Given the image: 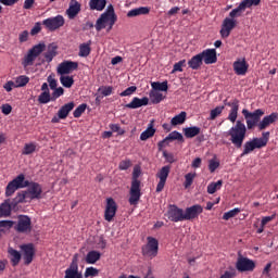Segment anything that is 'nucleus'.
Instances as JSON below:
<instances>
[{"label":"nucleus","mask_w":278,"mask_h":278,"mask_svg":"<svg viewBox=\"0 0 278 278\" xmlns=\"http://www.w3.org/2000/svg\"><path fill=\"white\" fill-rule=\"evenodd\" d=\"M165 139L168 142H172V141L185 142L184 135H181L177 130L172 131L169 135H167V137H165Z\"/></svg>","instance_id":"obj_39"},{"label":"nucleus","mask_w":278,"mask_h":278,"mask_svg":"<svg viewBox=\"0 0 278 278\" xmlns=\"http://www.w3.org/2000/svg\"><path fill=\"white\" fill-rule=\"evenodd\" d=\"M172 166L165 165L162 167L161 170L156 173V178L159 179V182L156 185V192H162L164 190L166 180L168 179V175L170 174Z\"/></svg>","instance_id":"obj_12"},{"label":"nucleus","mask_w":278,"mask_h":278,"mask_svg":"<svg viewBox=\"0 0 278 278\" xmlns=\"http://www.w3.org/2000/svg\"><path fill=\"white\" fill-rule=\"evenodd\" d=\"M15 225L13 220H2L0 222V236L5 232V230H10Z\"/></svg>","instance_id":"obj_47"},{"label":"nucleus","mask_w":278,"mask_h":278,"mask_svg":"<svg viewBox=\"0 0 278 278\" xmlns=\"http://www.w3.org/2000/svg\"><path fill=\"white\" fill-rule=\"evenodd\" d=\"M58 47L54 43L48 46V50L45 53L46 62L51 63L53 59L58 55Z\"/></svg>","instance_id":"obj_31"},{"label":"nucleus","mask_w":278,"mask_h":278,"mask_svg":"<svg viewBox=\"0 0 278 278\" xmlns=\"http://www.w3.org/2000/svg\"><path fill=\"white\" fill-rule=\"evenodd\" d=\"M269 138H270V132L265 131V132H262V137L252 138L250 141L253 143L255 149H263L269 142Z\"/></svg>","instance_id":"obj_22"},{"label":"nucleus","mask_w":278,"mask_h":278,"mask_svg":"<svg viewBox=\"0 0 278 278\" xmlns=\"http://www.w3.org/2000/svg\"><path fill=\"white\" fill-rule=\"evenodd\" d=\"M242 114L247 122L248 130L254 129L256 126L258 127V122L265 115V112L262 109H257L254 112H249L248 110H243Z\"/></svg>","instance_id":"obj_5"},{"label":"nucleus","mask_w":278,"mask_h":278,"mask_svg":"<svg viewBox=\"0 0 278 278\" xmlns=\"http://www.w3.org/2000/svg\"><path fill=\"white\" fill-rule=\"evenodd\" d=\"M277 214H273L271 216H264L261 222L262 227H266V225L269 224L271 220H275Z\"/></svg>","instance_id":"obj_63"},{"label":"nucleus","mask_w":278,"mask_h":278,"mask_svg":"<svg viewBox=\"0 0 278 278\" xmlns=\"http://www.w3.org/2000/svg\"><path fill=\"white\" fill-rule=\"evenodd\" d=\"M152 88L157 91L166 92L168 91V81L163 83H152Z\"/></svg>","instance_id":"obj_49"},{"label":"nucleus","mask_w":278,"mask_h":278,"mask_svg":"<svg viewBox=\"0 0 278 278\" xmlns=\"http://www.w3.org/2000/svg\"><path fill=\"white\" fill-rule=\"evenodd\" d=\"M260 2H262V0H243L236 9H233L229 13V16L231 17V20L236 17H241L242 13L247 10V8L257 7Z\"/></svg>","instance_id":"obj_9"},{"label":"nucleus","mask_w":278,"mask_h":278,"mask_svg":"<svg viewBox=\"0 0 278 278\" xmlns=\"http://www.w3.org/2000/svg\"><path fill=\"white\" fill-rule=\"evenodd\" d=\"M203 213V207L200 204L185 208L184 220H192Z\"/></svg>","instance_id":"obj_19"},{"label":"nucleus","mask_w":278,"mask_h":278,"mask_svg":"<svg viewBox=\"0 0 278 278\" xmlns=\"http://www.w3.org/2000/svg\"><path fill=\"white\" fill-rule=\"evenodd\" d=\"M64 278H83V274L79 273V268L72 266L65 269Z\"/></svg>","instance_id":"obj_36"},{"label":"nucleus","mask_w":278,"mask_h":278,"mask_svg":"<svg viewBox=\"0 0 278 278\" xmlns=\"http://www.w3.org/2000/svg\"><path fill=\"white\" fill-rule=\"evenodd\" d=\"M118 210V205L113 198H106V204L104 208V220L111 223L116 216Z\"/></svg>","instance_id":"obj_11"},{"label":"nucleus","mask_w":278,"mask_h":278,"mask_svg":"<svg viewBox=\"0 0 278 278\" xmlns=\"http://www.w3.org/2000/svg\"><path fill=\"white\" fill-rule=\"evenodd\" d=\"M219 168V161L211 160L208 161V170L210 173H215Z\"/></svg>","instance_id":"obj_61"},{"label":"nucleus","mask_w":278,"mask_h":278,"mask_svg":"<svg viewBox=\"0 0 278 278\" xmlns=\"http://www.w3.org/2000/svg\"><path fill=\"white\" fill-rule=\"evenodd\" d=\"M53 102V98L51 96V92H41V94L38 96V103L39 104H49V102Z\"/></svg>","instance_id":"obj_44"},{"label":"nucleus","mask_w":278,"mask_h":278,"mask_svg":"<svg viewBox=\"0 0 278 278\" xmlns=\"http://www.w3.org/2000/svg\"><path fill=\"white\" fill-rule=\"evenodd\" d=\"M187 119V112L181 111L179 114H177L175 117L170 119V125L172 126H178V125H184Z\"/></svg>","instance_id":"obj_34"},{"label":"nucleus","mask_w":278,"mask_h":278,"mask_svg":"<svg viewBox=\"0 0 278 278\" xmlns=\"http://www.w3.org/2000/svg\"><path fill=\"white\" fill-rule=\"evenodd\" d=\"M137 91V87L136 86H131L126 88L122 93H119V97H129L132 93H135Z\"/></svg>","instance_id":"obj_60"},{"label":"nucleus","mask_w":278,"mask_h":278,"mask_svg":"<svg viewBox=\"0 0 278 278\" xmlns=\"http://www.w3.org/2000/svg\"><path fill=\"white\" fill-rule=\"evenodd\" d=\"M65 93V90L63 87H56L55 89H52V102L56 101L61 96Z\"/></svg>","instance_id":"obj_53"},{"label":"nucleus","mask_w":278,"mask_h":278,"mask_svg":"<svg viewBox=\"0 0 278 278\" xmlns=\"http://www.w3.org/2000/svg\"><path fill=\"white\" fill-rule=\"evenodd\" d=\"M101 254L98 251H89L86 256V263L88 264H96L98 261H100Z\"/></svg>","instance_id":"obj_37"},{"label":"nucleus","mask_w":278,"mask_h":278,"mask_svg":"<svg viewBox=\"0 0 278 278\" xmlns=\"http://www.w3.org/2000/svg\"><path fill=\"white\" fill-rule=\"evenodd\" d=\"M31 200H29L28 195L26 194V191H21L17 193L16 198H13L11 200L12 206H17L18 203H28Z\"/></svg>","instance_id":"obj_33"},{"label":"nucleus","mask_w":278,"mask_h":278,"mask_svg":"<svg viewBox=\"0 0 278 278\" xmlns=\"http://www.w3.org/2000/svg\"><path fill=\"white\" fill-rule=\"evenodd\" d=\"M255 263L251 258H238L236 268L240 273L253 271L255 269Z\"/></svg>","instance_id":"obj_16"},{"label":"nucleus","mask_w":278,"mask_h":278,"mask_svg":"<svg viewBox=\"0 0 278 278\" xmlns=\"http://www.w3.org/2000/svg\"><path fill=\"white\" fill-rule=\"evenodd\" d=\"M42 24L50 31H55L65 25V18L61 14L46 18Z\"/></svg>","instance_id":"obj_10"},{"label":"nucleus","mask_w":278,"mask_h":278,"mask_svg":"<svg viewBox=\"0 0 278 278\" xmlns=\"http://www.w3.org/2000/svg\"><path fill=\"white\" fill-rule=\"evenodd\" d=\"M8 253L10 255L12 266H17L21 262V253L17 250L13 249L12 247L8 249Z\"/></svg>","instance_id":"obj_30"},{"label":"nucleus","mask_w":278,"mask_h":278,"mask_svg":"<svg viewBox=\"0 0 278 278\" xmlns=\"http://www.w3.org/2000/svg\"><path fill=\"white\" fill-rule=\"evenodd\" d=\"M167 217L173 223L185 222L184 208H178L176 205H169Z\"/></svg>","instance_id":"obj_14"},{"label":"nucleus","mask_w":278,"mask_h":278,"mask_svg":"<svg viewBox=\"0 0 278 278\" xmlns=\"http://www.w3.org/2000/svg\"><path fill=\"white\" fill-rule=\"evenodd\" d=\"M117 22V15L114 12V8L112 4L106 7V10L104 13L101 14V16L98 18L96 24L97 31H101L106 28V24L110 23L111 27L114 26Z\"/></svg>","instance_id":"obj_4"},{"label":"nucleus","mask_w":278,"mask_h":278,"mask_svg":"<svg viewBox=\"0 0 278 278\" xmlns=\"http://www.w3.org/2000/svg\"><path fill=\"white\" fill-rule=\"evenodd\" d=\"M110 128L113 132H118L119 136H123L125 131L121 128L119 124H110Z\"/></svg>","instance_id":"obj_64"},{"label":"nucleus","mask_w":278,"mask_h":278,"mask_svg":"<svg viewBox=\"0 0 278 278\" xmlns=\"http://www.w3.org/2000/svg\"><path fill=\"white\" fill-rule=\"evenodd\" d=\"M90 10L103 11L106 8V0H90Z\"/></svg>","instance_id":"obj_35"},{"label":"nucleus","mask_w":278,"mask_h":278,"mask_svg":"<svg viewBox=\"0 0 278 278\" xmlns=\"http://www.w3.org/2000/svg\"><path fill=\"white\" fill-rule=\"evenodd\" d=\"M147 240L148 243L141 247L142 256L150 260L155 258L159 254V240L151 236H149Z\"/></svg>","instance_id":"obj_6"},{"label":"nucleus","mask_w":278,"mask_h":278,"mask_svg":"<svg viewBox=\"0 0 278 278\" xmlns=\"http://www.w3.org/2000/svg\"><path fill=\"white\" fill-rule=\"evenodd\" d=\"M142 174V169L139 165H136L135 168H132L131 174V184H130V190H129V199L128 203L130 205H137L140 201V198L142 197V192L140 189L141 181L139 180V176Z\"/></svg>","instance_id":"obj_2"},{"label":"nucleus","mask_w":278,"mask_h":278,"mask_svg":"<svg viewBox=\"0 0 278 278\" xmlns=\"http://www.w3.org/2000/svg\"><path fill=\"white\" fill-rule=\"evenodd\" d=\"M150 99H151L152 104L157 105L164 100V97L159 91H151Z\"/></svg>","instance_id":"obj_45"},{"label":"nucleus","mask_w":278,"mask_h":278,"mask_svg":"<svg viewBox=\"0 0 278 278\" xmlns=\"http://www.w3.org/2000/svg\"><path fill=\"white\" fill-rule=\"evenodd\" d=\"M23 253V260L25 265L31 264L34 256L36 255V248L33 243L24 244L20 247Z\"/></svg>","instance_id":"obj_13"},{"label":"nucleus","mask_w":278,"mask_h":278,"mask_svg":"<svg viewBox=\"0 0 278 278\" xmlns=\"http://www.w3.org/2000/svg\"><path fill=\"white\" fill-rule=\"evenodd\" d=\"M256 148L254 147V144L251 142V140L247 141L243 146V152L241 154V157H243L244 155H250L253 151H255Z\"/></svg>","instance_id":"obj_48"},{"label":"nucleus","mask_w":278,"mask_h":278,"mask_svg":"<svg viewBox=\"0 0 278 278\" xmlns=\"http://www.w3.org/2000/svg\"><path fill=\"white\" fill-rule=\"evenodd\" d=\"M194 178H197V173H187L185 175L184 188L189 189L192 186Z\"/></svg>","instance_id":"obj_46"},{"label":"nucleus","mask_w":278,"mask_h":278,"mask_svg":"<svg viewBox=\"0 0 278 278\" xmlns=\"http://www.w3.org/2000/svg\"><path fill=\"white\" fill-rule=\"evenodd\" d=\"M24 192L28 195L29 201L40 200L42 194V186L38 182H30L25 180V174L17 175L5 187V197H12L17 190L24 189Z\"/></svg>","instance_id":"obj_1"},{"label":"nucleus","mask_w":278,"mask_h":278,"mask_svg":"<svg viewBox=\"0 0 278 278\" xmlns=\"http://www.w3.org/2000/svg\"><path fill=\"white\" fill-rule=\"evenodd\" d=\"M98 92L102 94V97H109L113 94V87L111 86H102L99 87Z\"/></svg>","instance_id":"obj_55"},{"label":"nucleus","mask_w":278,"mask_h":278,"mask_svg":"<svg viewBox=\"0 0 278 278\" xmlns=\"http://www.w3.org/2000/svg\"><path fill=\"white\" fill-rule=\"evenodd\" d=\"M87 108L86 103L79 104L76 110L73 112L74 118H80L81 115L85 113Z\"/></svg>","instance_id":"obj_56"},{"label":"nucleus","mask_w":278,"mask_h":278,"mask_svg":"<svg viewBox=\"0 0 278 278\" xmlns=\"http://www.w3.org/2000/svg\"><path fill=\"white\" fill-rule=\"evenodd\" d=\"M224 105H228L231 108L228 119L231 123H236L238 118L239 108H240V100L233 99L229 102L227 100H224Z\"/></svg>","instance_id":"obj_17"},{"label":"nucleus","mask_w":278,"mask_h":278,"mask_svg":"<svg viewBox=\"0 0 278 278\" xmlns=\"http://www.w3.org/2000/svg\"><path fill=\"white\" fill-rule=\"evenodd\" d=\"M81 11V4L77 0H71L70 8L66 9L65 14L67 15V18L73 21L75 17L78 16V14Z\"/></svg>","instance_id":"obj_21"},{"label":"nucleus","mask_w":278,"mask_h":278,"mask_svg":"<svg viewBox=\"0 0 278 278\" xmlns=\"http://www.w3.org/2000/svg\"><path fill=\"white\" fill-rule=\"evenodd\" d=\"M184 136L187 139H192L200 135L201 128L199 126L186 127L182 129Z\"/></svg>","instance_id":"obj_29"},{"label":"nucleus","mask_w":278,"mask_h":278,"mask_svg":"<svg viewBox=\"0 0 278 278\" xmlns=\"http://www.w3.org/2000/svg\"><path fill=\"white\" fill-rule=\"evenodd\" d=\"M47 81L49 84V88L51 90H54L55 88H58V80L55 79V75L54 74H50L47 78Z\"/></svg>","instance_id":"obj_57"},{"label":"nucleus","mask_w":278,"mask_h":278,"mask_svg":"<svg viewBox=\"0 0 278 278\" xmlns=\"http://www.w3.org/2000/svg\"><path fill=\"white\" fill-rule=\"evenodd\" d=\"M60 81L64 88H72V86L74 85V78L70 75H61Z\"/></svg>","instance_id":"obj_43"},{"label":"nucleus","mask_w":278,"mask_h":278,"mask_svg":"<svg viewBox=\"0 0 278 278\" xmlns=\"http://www.w3.org/2000/svg\"><path fill=\"white\" fill-rule=\"evenodd\" d=\"M186 66H187L186 60L179 61L178 63H174L170 74H175L177 72H184V67Z\"/></svg>","instance_id":"obj_52"},{"label":"nucleus","mask_w":278,"mask_h":278,"mask_svg":"<svg viewBox=\"0 0 278 278\" xmlns=\"http://www.w3.org/2000/svg\"><path fill=\"white\" fill-rule=\"evenodd\" d=\"M132 166V163L130 160L121 161L118 163V169L121 170H127Z\"/></svg>","instance_id":"obj_58"},{"label":"nucleus","mask_w":278,"mask_h":278,"mask_svg":"<svg viewBox=\"0 0 278 278\" xmlns=\"http://www.w3.org/2000/svg\"><path fill=\"white\" fill-rule=\"evenodd\" d=\"M150 13V8L149 7H140L137 9H132L127 13V17H137L140 15H148Z\"/></svg>","instance_id":"obj_28"},{"label":"nucleus","mask_w":278,"mask_h":278,"mask_svg":"<svg viewBox=\"0 0 278 278\" xmlns=\"http://www.w3.org/2000/svg\"><path fill=\"white\" fill-rule=\"evenodd\" d=\"M75 104L74 102H68L65 103L59 111H58V116L61 119H66L70 115V113L72 112V110L74 109Z\"/></svg>","instance_id":"obj_26"},{"label":"nucleus","mask_w":278,"mask_h":278,"mask_svg":"<svg viewBox=\"0 0 278 278\" xmlns=\"http://www.w3.org/2000/svg\"><path fill=\"white\" fill-rule=\"evenodd\" d=\"M155 134H156V129L153 128L152 124H150L149 128L146 129L143 132H141L140 140L141 141H147L150 138H152L153 136H155Z\"/></svg>","instance_id":"obj_38"},{"label":"nucleus","mask_w":278,"mask_h":278,"mask_svg":"<svg viewBox=\"0 0 278 278\" xmlns=\"http://www.w3.org/2000/svg\"><path fill=\"white\" fill-rule=\"evenodd\" d=\"M240 213H241V208H232L224 213L223 219L229 220L230 218L238 216Z\"/></svg>","instance_id":"obj_50"},{"label":"nucleus","mask_w":278,"mask_h":278,"mask_svg":"<svg viewBox=\"0 0 278 278\" xmlns=\"http://www.w3.org/2000/svg\"><path fill=\"white\" fill-rule=\"evenodd\" d=\"M28 39H29L28 30H23L22 33H20L18 35L20 43H25L28 41Z\"/></svg>","instance_id":"obj_62"},{"label":"nucleus","mask_w":278,"mask_h":278,"mask_svg":"<svg viewBox=\"0 0 278 278\" xmlns=\"http://www.w3.org/2000/svg\"><path fill=\"white\" fill-rule=\"evenodd\" d=\"M91 54V47L88 43H83L79 45V52H78V56L79 58H87Z\"/></svg>","instance_id":"obj_42"},{"label":"nucleus","mask_w":278,"mask_h":278,"mask_svg":"<svg viewBox=\"0 0 278 278\" xmlns=\"http://www.w3.org/2000/svg\"><path fill=\"white\" fill-rule=\"evenodd\" d=\"M37 151V144L34 142L25 143L22 150V155H31Z\"/></svg>","instance_id":"obj_41"},{"label":"nucleus","mask_w":278,"mask_h":278,"mask_svg":"<svg viewBox=\"0 0 278 278\" xmlns=\"http://www.w3.org/2000/svg\"><path fill=\"white\" fill-rule=\"evenodd\" d=\"M79 64L77 62L64 61L59 64L58 74L59 75H68L73 71H78Z\"/></svg>","instance_id":"obj_18"},{"label":"nucleus","mask_w":278,"mask_h":278,"mask_svg":"<svg viewBox=\"0 0 278 278\" xmlns=\"http://www.w3.org/2000/svg\"><path fill=\"white\" fill-rule=\"evenodd\" d=\"M199 54L206 65L215 64L217 62L215 49L203 50V52H200Z\"/></svg>","instance_id":"obj_23"},{"label":"nucleus","mask_w":278,"mask_h":278,"mask_svg":"<svg viewBox=\"0 0 278 278\" xmlns=\"http://www.w3.org/2000/svg\"><path fill=\"white\" fill-rule=\"evenodd\" d=\"M237 26V21L233 18L226 17L223 21L222 28H220V36L222 38L226 39L230 36V33Z\"/></svg>","instance_id":"obj_15"},{"label":"nucleus","mask_w":278,"mask_h":278,"mask_svg":"<svg viewBox=\"0 0 278 278\" xmlns=\"http://www.w3.org/2000/svg\"><path fill=\"white\" fill-rule=\"evenodd\" d=\"M223 185H224L223 180H218L217 182H211L210 185H207L206 191L210 194H214L215 192H217L223 188Z\"/></svg>","instance_id":"obj_40"},{"label":"nucleus","mask_w":278,"mask_h":278,"mask_svg":"<svg viewBox=\"0 0 278 278\" xmlns=\"http://www.w3.org/2000/svg\"><path fill=\"white\" fill-rule=\"evenodd\" d=\"M224 110H225L224 105H219L216 109L212 110L210 112V119L211 121L216 119L220 114H223Z\"/></svg>","instance_id":"obj_51"},{"label":"nucleus","mask_w":278,"mask_h":278,"mask_svg":"<svg viewBox=\"0 0 278 278\" xmlns=\"http://www.w3.org/2000/svg\"><path fill=\"white\" fill-rule=\"evenodd\" d=\"M230 141L237 149H241L247 136V126L241 122L237 121L236 125L228 131Z\"/></svg>","instance_id":"obj_3"},{"label":"nucleus","mask_w":278,"mask_h":278,"mask_svg":"<svg viewBox=\"0 0 278 278\" xmlns=\"http://www.w3.org/2000/svg\"><path fill=\"white\" fill-rule=\"evenodd\" d=\"M29 83V77L26 75H20L16 78V86L17 88L25 87Z\"/></svg>","instance_id":"obj_54"},{"label":"nucleus","mask_w":278,"mask_h":278,"mask_svg":"<svg viewBox=\"0 0 278 278\" xmlns=\"http://www.w3.org/2000/svg\"><path fill=\"white\" fill-rule=\"evenodd\" d=\"M46 45L45 43H38L34 46L29 51L28 54L25 55L23 61V66L28 67L33 66L34 61H36L37 58L45 51Z\"/></svg>","instance_id":"obj_8"},{"label":"nucleus","mask_w":278,"mask_h":278,"mask_svg":"<svg viewBox=\"0 0 278 278\" xmlns=\"http://www.w3.org/2000/svg\"><path fill=\"white\" fill-rule=\"evenodd\" d=\"M16 206H13L11 199H7L4 203L0 204V216L8 217L12 214V208H15Z\"/></svg>","instance_id":"obj_25"},{"label":"nucleus","mask_w":278,"mask_h":278,"mask_svg":"<svg viewBox=\"0 0 278 278\" xmlns=\"http://www.w3.org/2000/svg\"><path fill=\"white\" fill-rule=\"evenodd\" d=\"M148 104H149V99L147 97L142 99L132 98V100L129 103H127L125 106L134 110Z\"/></svg>","instance_id":"obj_27"},{"label":"nucleus","mask_w":278,"mask_h":278,"mask_svg":"<svg viewBox=\"0 0 278 278\" xmlns=\"http://www.w3.org/2000/svg\"><path fill=\"white\" fill-rule=\"evenodd\" d=\"M235 74L238 76H244L247 74V72H249L250 68V64L245 62V60L243 59L242 61H236L232 64Z\"/></svg>","instance_id":"obj_24"},{"label":"nucleus","mask_w":278,"mask_h":278,"mask_svg":"<svg viewBox=\"0 0 278 278\" xmlns=\"http://www.w3.org/2000/svg\"><path fill=\"white\" fill-rule=\"evenodd\" d=\"M13 229H15L18 233H30L33 229L30 217L28 215H18L17 222H15Z\"/></svg>","instance_id":"obj_7"},{"label":"nucleus","mask_w":278,"mask_h":278,"mask_svg":"<svg viewBox=\"0 0 278 278\" xmlns=\"http://www.w3.org/2000/svg\"><path fill=\"white\" fill-rule=\"evenodd\" d=\"M187 64L192 71H199L200 67L203 65V59L198 53L197 55L192 56V59Z\"/></svg>","instance_id":"obj_32"},{"label":"nucleus","mask_w":278,"mask_h":278,"mask_svg":"<svg viewBox=\"0 0 278 278\" xmlns=\"http://www.w3.org/2000/svg\"><path fill=\"white\" fill-rule=\"evenodd\" d=\"M278 121V112H273L267 116H264L263 119L257 124V128L260 131H264L271 124Z\"/></svg>","instance_id":"obj_20"},{"label":"nucleus","mask_w":278,"mask_h":278,"mask_svg":"<svg viewBox=\"0 0 278 278\" xmlns=\"http://www.w3.org/2000/svg\"><path fill=\"white\" fill-rule=\"evenodd\" d=\"M99 275V269L93 268V267H88L85 270V277H97Z\"/></svg>","instance_id":"obj_59"}]
</instances>
